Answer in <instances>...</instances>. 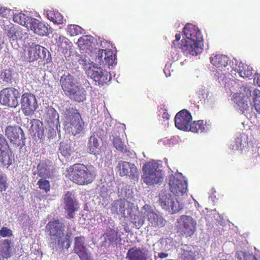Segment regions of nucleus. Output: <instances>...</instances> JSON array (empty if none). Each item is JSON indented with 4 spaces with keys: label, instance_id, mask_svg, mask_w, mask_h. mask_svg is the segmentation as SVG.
<instances>
[{
    "label": "nucleus",
    "instance_id": "nucleus-12",
    "mask_svg": "<svg viewBox=\"0 0 260 260\" xmlns=\"http://www.w3.org/2000/svg\"><path fill=\"white\" fill-rule=\"evenodd\" d=\"M14 159V154L9 147L5 137L0 134V164L9 166Z\"/></svg>",
    "mask_w": 260,
    "mask_h": 260
},
{
    "label": "nucleus",
    "instance_id": "nucleus-3",
    "mask_svg": "<svg viewBox=\"0 0 260 260\" xmlns=\"http://www.w3.org/2000/svg\"><path fill=\"white\" fill-rule=\"evenodd\" d=\"M186 39L182 40L181 50L192 55H197L202 48V35L199 28L192 24L185 25L183 30Z\"/></svg>",
    "mask_w": 260,
    "mask_h": 260
},
{
    "label": "nucleus",
    "instance_id": "nucleus-4",
    "mask_svg": "<svg viewBox=\"0 0 260 260\" xmlns=\"http://www.w3.org/2000/svg\"><path fill=\"white\" fill-rule=\"evenodd\" d=\"M92 167H88L82 164H75L69 169L70 179L74 183L80 185H87L92 183L95 178Z\"/></svg>",
    "mask_w": 260,
    "mask_h": 260
},
{
    "label": "nucleus",
    "instance_id": "nucleus-13",
    "mask_svg": "<svg viewBox=\"0 0 260 260\" xmlns=\"http://www.w3.org/2000/svg\"><path fill=\"white\" fill-rule=\"evenodd\" d=\"M87 74L99 85H101L107 84L112 79L110 73L100 67H93L92 69H89Z\"/></svg>",
    "mask_w": 260,
    "mask_h": 260
},
{
    "label": "nucleus",
    "instance_id": "nucleus-40",
    "mask_svg": "<svg viewBox=\"0 0 260 260\" xmlns=\"http://www.w3.org/2000/svg\"><path fill=\"white\" fill-rule=\"evenodd\" d=\"M205 130V125L204 124V121L200 120L198 121H194L193 122L190 123L189 126V129L192 133H202Z\"/></svg>",
    "mask_w": 260,
    "mask_h": 260
},
{
    "label": "nucleus",
    "instance_id": "nucleus-17",
    "mask_svg": "<svg viewBox=\"0 0 260 260\" xmlns=\"http://www.w3.org/2000/svg\"><path fill=\"white\" fill-rule=\"evenodd\" d=\"M192 120L191 114L186 109L179 111L175 116V124L179 129L188 131L189 124Z\"/></svg>",
    "mask_w": 260,
    "mask_h": 260
},
{
    "label": "nucleus",
    "instance_id": "nucleus-28",
    "mask_svg": "<svg viewBox=\"0 0 260 260\" xmlns=\"http://www.w3.org/2000/svg\"><path fill=\"white\" fill-rule=\"evenodd\" d=\"M49 160L41 161L37 166L38 175L41 178H50L53 175L52 166L48 164Z\"/></svg>",
    "mask_w": 260,
    "mask_h": 260
},
{
    "label": "nucleus",
    "instance_id": "nucleus-6",
    "mask_svg": "<svg viewBox=\"0 0 260 260\" xmlns=\"http://www.w3.org/2000/svg\"><path fill=\"white\" fill-rule=\"evenodd\" d=\"M178 230L185 237H191L197 230V221L191 216L183 215L178 219Z\"/></svg>",
    "mask_w": 260,
    "mask_h": 260
},
{
    "label": "nucleus",
    "instance_id": "nucleus-29",
    "mask_svg": "<svg viewBox=\"0 0 260 260\" xmlns=\"http://www.w3.org/2000/svg\"><path fill=\"white\" fill-rule=\"evenodd\" d=\"M30 133L34 137L41 139L44 136V128L43 122L39 119H34L31 121Z\"/></svg>",
    "mask_w": 260,
    "mask_h": 260
},
{
    "label": "nucleus",
    "instance_id": "nucleus-5",
    "mask_svg": "<svg viewBox=\"0 0 260 260\" xmlns=\"http://www.w3.org/2000/svg\"><path fill=\"white\" fill-rule=\"evenodd\" d=\"M141 214L148 221V226L159 229L164 226L166 220L159 212H155L148 204H145L142 208Z\"/></svg>",
    "mask_w": 260,
    "mask_h": 260
},
{
    "label": "nucleus",
    "instance_id": "nucleus-2",
    "mask_svg": "<svg viewBox=\"0 0 260 260\" xmlns=\"http://www.w3.org/2000/svg\"><path fill=\"white\" fill-rule=\"evenodd\" d=\"M64 224L58 218L52 219L46 226V233L49 236L48 247L52 250L60 249H68L72 244L71 232H68L64 237Z\"/></svg>",
    "mask_w": 260,
    "mask_h": 260
},
{
    "label": "nucleus",
    "instance_id": "nucleus-1",
    "mask_svg": "<svg viewBox=\"0 0 260 260\" xmlns=\"http://www.w3.org/2000/svg\"><path fill=\"white\" fill-rule=\"evenodd\" d=\"M239 91L234 93L231 98L235 107L247 118L256 117V112L260 114V90L245 84L240 87Z\"/></svg>",
    "mask_w": 260,
    "mask_h": 260
},
{
    "label": "nucleus",
    "instance_id": "nucleus-53",
    "mask_svg": "<svg viewBox=\"0 0 260 260\" xmlns=\"http://www.w3.org/2000/svg\"><path fill=\"white\" fill-rule=\"evenodd\" d=\"M162 117L164 120H168L170 119V115L167 112V110L165 109Z\"/></svg>",
    "mask_w": 260,
    "mask_h": 260
},
{
    "label": "nucleus",
    "instance_id": "nucleus-50",
    "mask_svg": "<svg viewBox=\"0 0 260 260\" xmlns=\"http://www.w3.org/2000/svg\"><path fill=\"white\" fill-rule=\"evenodd\" d=\"M181 39V35L180 34H176L175 35V40L174 41H173V43H172V47H174L175 48H181V45L179 46V44H178L177 45L175 44V42H179V40H180Z\"/></svg>",
    "mask_w": 260,
    "mask_h": 260
},
{
    "label": "nucleus",
    "instance_id": "nucleus-51",
    "mask_svg": "<svg viewBox=\"0 0 260 260\" xmlns=\"http://www.w3.org/2000/svg\"><path fill=\"white\" fill-rule=\"evenodd\" d=\"M69 43V40L67 38L63 37H59L58 38V43L59 44V46L63 48V44L64 43L66 45H67Z\"/></svg>",
    "mask_w": 260,
    "mask_h": 260
},
{
    "label": "nucleus",
    "instance_id": "nucleus-54",
    "mask_svg": "<svg viewBox=\"0 0 260 260\" xmlns=\"http://www.w3.org/2000/svg\"><path fill=\"white\" fill-rule=\"evenodd\" d=\"M158 257L160 258H164L168 256V253L165 252H160L158 254Z\"/></svg>",
    "mask_w": 260,
    "mask_h": 260
},
{
    "label": "nucleus",
    "instance_id": "nucleus-24",
    "mask_svg": "<svg viewBox=\"0 0 260 260\" xmlns=\"http://www.w3.org/2000/svg\"><path fill=\"white\" fill-rule=\"evenodd\" d=\"M115 58L113 52L110 49H100L97 56L100 64L108 68L113 65Z\"/></svg>",
    "mask_w": 260,
    "mask_h": 260
},
{
    "label": "nucleus",
    "instance_id": "nucleus-19",
    "mask_svg": "<svg viewBox=\"0 0 260 260\" xmlns=\"http://www.w3.org/2000/svg\"><path fill=\"white\" fill-rule=\"evenodd\" d=\"M74 251L78 254L81 260H91V256L87 252L83 236L76 237L74 239Z\"/></svg>",
    "mask_w": 260,
    "mask_h": 260
},
{
    "label": "nucleus",
    "instance_id": "nucleus-14",
    "mask_svg": "<svg viewBox=\"0 0 260 260\" xmlns=\"http://www.w3.org/2000/svg\"><path fill=\"white\" fill-rule=\"evenodd\" d=\"M229 65L231 69V75L232 77L235 78L234 75L236 76L237 74L243 78L248 77L252 75V68L249 66H244L242 62H239L236 59L233 58L230 61Z\"/></svg>",
    "mask_w": 260,
    "mask_h": 260
},
{
    "label": "nucleus",
    "instance_id": "nucleus-45",
    "mask_svg": "<svg viewBox=\"0 0 260 260\" xmlns=\"http://www.w3.org/2000/svg\"><path fill=\"white\" fill-rule=\"evenodd\" d=\"M37 185L39 189L43 190L45 193H47L50 190L51 186L50 182L45 178L40 179L37 182Z\"/></svg>",
    "mask_w": 260,
    "mask_h": 260
},
{
    "label": "nucleus",
    "instance_id": "nucleus-11",
    "mask_svg": "<svg viewBox=\"0 0 260 260\" xmlns=\"http://www.w3.org/2000/svg\"><path fill=\"white\" fill-rule=\"evenodd\" d=\"M64 209L67 213L66 217L69 219L74 218L75 212L79 210V204L75 198L74 194L72 192L67 191L63 197Z\"/></svg>",
    "mask_w": 260,
    "mask_h": 260
},
{
    "label": "nucleus",
    "instance_id": "nucleus-16",
    "mask_svg": "<svg viewBox=\"0 0 260 260\" xmlns=\"http://www.w3.org/2000/svg\"><path fill=\"white\" fill-rule=\"evenodd\" d=\"M70 120L68 122V129L75 136L80 133L84 128V122L81 118L80 114L74 112L70 116Z\"/></svg>",
    "mask_w": 260,
    "mask_h": 260
},
{
    "label": "nucleus",
    "instance_id": "nucleus-39",
    "mask_svg": "<svg viewBox=\"0 0 260 260\" xmlns=\"http://www.w3.org/2000/svg\"><path fill=\"white\" fill-rule=\"evenodd\" d=\"M88 152L91 154H95L98 152L99 143L95 136H91L88 142Z\"/></svg>",
    "mask_w": 260,
    "mask_h": 260
},
{
    "label": "nucleus",
    "instance_id": "nucleus-7",
    "mask_svg": "<svg viewBox=\"0 0 260 260\" xmlns=\"http://www.w3.org/2000/svg\"><path fill=\"white\" fill-rule=\"evenodd\" d=\"M187 182L181 173L175 174L169 177L170 190L176 196L183 195L187 190Z\"/></svg>",
    "mask_w": 260,
    "mask_h": 260
},
{
    "label": "nucleus",
    "instance_id": "nucleus-34",
    "mask_svg": "<svg viewBox=\"0 0 260 260\" xmlns=\"http://www.w3.org/2000/svg\"><path fill=\"white\" fill-rule=\"evenodd\" d=\"M247 144V138L246 136L243 134L237 133L236 135L234 144H231V147L232 149H238L239 148L244 147Z\"/></svg>",
    "mask_w": 260,
    "mask_h": 260
},
{
    "label": "nucleus",
    "instance_id": "nucleus-47",
    "mask_svg": "<svg viewBox=\"0 0 260 260\" xmlns=\"http://www.w3.org/2000/svg\"><path fill=\"white\" fill-rule=\"evenodd\" d=\"M242 256L244 260H256L252 254L247 253L242 251H239L237 253V257H240L241 259Z\"/></svg>",
    "mask_w": 260,
    "mask_h": 260
},
{
    "label": "nucleus",
    "instance_id": "nucleus-22",
    "mask_svg": "<svg viewBox=\"0 0 260 260\" xmlns=\"http://www.w3.org/2000/svg\"><path fill=\"white\" fill-rule=\"evenodd\" d=\"M77 79L70 73H64L60 77V84L66 94L77 85Z\"/></svg>",
    "mask_w": 260,
    "mask_h": 260
},
{
    "label": "nucleus",
    "instance_id": "nucleus-10",
    "mask_svg": "<svg viewBox=\"0 0 260 260\" xmlns=\"http://www.w3.org/2000/svg\"><path fill=\"white\" fill-rule=\"evenodd\" d=\"M159 204L165 210L171 212L175 214L180 211L182 208L181 205L177 199L172 197L170 194H161L159 197Z\"/></svg>",
    "mask_w": 260,
    "mask_h": 260
},
{
    "label": "nucleus",
    "instance_id": "nucleus-57",
    "mask_svg": "<svg viewBox=\"0 0 260 260\" xmlns=\"http://www.w3.org/2000/svg\"><path fill=\"white\" fill-rule=\"evenodd\" d=\"M229 81H230V82H235V81H234L232 80L231 79H230V80L229 81Z\"/></svg>",
    "mask_w": 260,
    "mask_h": 260
},
{
    "label": "nucleus",
    "instance_id": "nucleus-18",
    "mask_svg": "<svg viewBox=\"0 0 260 260\" xmlns=\"http://www.w3.org/2000/svg\"><path fill=\"white\" fill-rule=\"evenodd\" d=\"M149 253V250L145 248L141 249L134 246L128 250L126 258L128 260H151Z\"/></svg>",
    "mask_w": 260,
    "mask_h": 260
},
{
    "label": "nucleus",
    "instance_id": "nucleus-31",
    "mask_svg": "<svg viewBox=\"0 0 260 260\" xmlns=\"http://www.w3.org/2000/svg\"><path fill=\"white\" fill-rule=\"evenodd\" d=\"M3 29L5 33L10 40L16 41L20 37L19 31L15 26L8 22L7 24L5 23L4 25Z\"/></svg>",
    "mask_w": 260,
    "mask_h": 260
},
{
    "label": "nucleus",
    "instance_id": "nucleus-23",
    "mask_svg": "<svg viewBox=\"0 0 260 260\" xmlns=\"http://www.w3.org/2000/svg\"><path fill=\"white\" fill-rule=\"evenodd\" d=\"M104 242L108 244V247H116L121 242V235L112 228L107 229L103 234Z\"/></svg>",
    "mask_w": 260,
    "mask_h": 260
},
{
    "label": "nucleus",
    "instance_id": "nucleus-52",
    "mask_svg": "<svg viewBox=\"0 0 260 260\" xmlns=\"http://www.w3.org/2000/svg\"><path fill=\"white\" fill-rule=\"evenodd\" d=\"M254 82L256 83V84L260 87V74L256 73L254 78Z\"/></svg>",
    "mask_w": 260,
    "mask_h": 260
},
{
    "label": "nucleus",
    "instance_id": "nucleus-33",
    "mask_svg": "<svg viewBox=\"0 0 260 260\" xmlns=\"http://www.w3.org/2000/svg\"><path fill=\"white\" fill-rule=\"evenodd\" d=\"M47 18L55 24H60L63 23L62 15L57 11L48 9L45 11Z\"/></svg>",
    "mask_w": 260,
    "mask_h": 260
},
{
    "label": "nucleus",
    "instance_id": "nucleus-32",
    "mask_svg": "<svg viewBox=\"0 0 260 260\" xmlns=\"http://www.w3.org/2000/svg\"><path fill=\"white\" fill-rule=\"evenodd\" d=\"M179 258L180 260H196L195 252L192 251L189 246L185 245L180 249Z\"/></svg>",
    "mask_w": 260,
    "mask_h": 260
},
{
    "label": "nucleus",
    "instance_id": "nucleus-35",
    "mask_svg": "<svg viewBox=\"0 0 260 260\" xmlns=\"http://www.w3.org/2000/svg\"><path fill=\"white\" fill-rule=\"evenodd\" d=\"M34 18L29 17L24 13H20L14 15L13 19V21L21 25L25 26L28 28V26L31 23V19Z\"/></svg>",
    "mask_w": 260,
    "mask_h": 260
},
{
    "label": "nucleus",
    "instance_id": "nucleus-44",
    "mask_svg": "<svg viewBox=\"0 0 260 260\" xmlns=\"http://www.w3.org/2000/svg\"><path fill=\"white\" fill-rule=\"evenodd\" d=\"M83 29L80 26L75 24L68 25L67 28V32L71 36H76L82 34Z\"/></svg>",
    "mask_w": 260,
    "mask_h": 260
},
{
    "label": "nucleus",
    "instance_id": "nucleus-25",
    "mask_svg": "<svg viewBox=\"0 0 260 260\" xmlns=\"http://www.w3.org/2000/svg\"><path fill=\"white\" fill-rule=\"evenodd\" d=\"M66 95L71 100L80 103L85 101L86 92L81 85H77Z\"/></svg>",
    "mask_w": 260,
    "mask_h": 260
},
{
    "label": "nucleus",
    "instance_id": "nucleus-41",
    "mask_svg": "<svg viewBox=\"0 0 260 260\" xmlns=\"http://www.w3.org/2000/svg\"><path fill=\"white\" fill-rule=\"evenodd\" d=\"M59 151L62 156L68 158L73 152V149L71 145L67 142H61L60 143Z\"/></svg>",
    "mask_w": 260,
    "mask_h": 260
},
{
    "label": "nucleus",
    "instance_id": "nucleus-21",
    "mask_svg": "<svg viewBox=\"0 0 260 260\" xmlns=\"http://www.w3.org/2000/svg\"><path fill=\"white\" fill-rule=\"evenodd\" d=\"M47 50L39 45L33 44L28 48V58L29 62H33L39 59H44L46 56Z\"/></svg>",
    "mask_w": 260,
    "mask_h": 260
},
{
    "label": "nucleus",
    "instance_id": "nucleus-26",
    "mask_svg": "<svg viewBox=\"0 0 260 260\" xmlns=\"http://www.w3.org/2000/svg\"><path fill=\"white\" fill-rule=\"evenodd\" d=\"M142 179L147 185H153L159 184L163 181L164 177L162 171L157 172L148 174H143Z\"/></svg>",
    "mask_w": 260,
    "mask_h": 260
},
{
    "label": "nucleus",
    "instance_id": "nucleus-58",
    "mask_svg": "<svg viewBox=\"0 0 260 260\" xmlns=\"http://www.w3.org/2000/svg\"><path fill=\"white\" fill-rule=\"evenodd\" d=\"M178 44H179V42H175V44L177 45Z\"/></svg>",
    "mask_w": 260,
    "mask_h": 260
},
{
    "label": "nucleus",
    "instance_id": "nucleus-30",
    "mask_svg": "<svg viewBox=\"0 0 260 260\" xmlns=\"http://www.w3.org/2000/svg\"><path fill=\"white\" fill-rule=\"evenodd\" d=\"M211 63L219 70H222L228 65V57L221 54L211 56L210 58Z\"/></svg>",
    "mask_w": 260,
    "mask_h": 260
},
{
    "label": "nucleus",
    "instance_id": "nucleus-42",
    "mask_svg": "<svg viewBox=\"0 0 260 260\" xmlns=\"http://www.w3.org/2000/svg\"><path fill=\"white\" fill-rule=\"evenodd\" d=\"M91 43V37L87 35L80 38L77 42L79 47L83 50L90 47Z\"/></svg>",
    "mask_w": 260,
    "mask_h": 260
},
{
    "label": "nucleus",
    "instance_id": "nucleus-8",
    "mask_svg": "<svg viewBox=\"0 0 260 260\" xmlns=\"http://www.w3.org/2000/svg\"><path fill=\"white\" fill-rule=\"evenodd\" d=\"M19 93L13 87L4 88L0 92V103L5 106L15 108L18 105Z\"/></svg>",
    "mask_w": 260,
    "mask_h": 260
},
{
    "label": "nucleus",
    "instance_id": "nucleus-46",
    "mask_svg": "<svg viewBox=\"0 0 260 260\" xmlns=\"http://www.w3.org/2000/svg\"><path fill=\"white\" fill-rule=\"evenodd\" d=\"M126 201L125 200L120 199L119 200L114 201L112 204V208L114 211L117 210V207L119 208V211L121 212L125 210V206Z\"/></svg>",
    "mask_w": 260,
    "mask_h": 260
},
{
    "label": "nucleus",
    "instance_id": "nucleus-20",
    "mask_svg": "<svg viewBox=\"0 0 260 260\" xmlns=\"http://www.w3.org/2000/svg\"><path fill=\"white\" fill-rule=\"evenodd\" d=\"M5 135L11 144L18 146L20 144V136L22 138L24 133L20 127L9 125L6 127Z\"/></svg>",
    "mask_w": 260,
    "mask_h": 260
},
{
    "label": "nucleus",
    "instance_id": "nucleus-15",
    "mask_svg": "<svg viewBox=\"0 0 260 260\" xmlns=\"http://www.w3.org/2000/svg\"><path fill=\"white\" fill-rule=\"evenodd\" d=\"M116 169L117 170L121 177L129 176L134 179L139 176V172L135 164L125 161H119Z\"/></svg>",
    "mask_w": 260,
    "mask_h": 260
},
{
    "label": "nucleus",
    "instance_id": "nucleus-27",
    "mask_svg": "<svg viewBox=\"0 0 260 260\" xmlns=\"http://www.w3.org/2000/svg\"><path fill=\"white\" fill-rule=\"evenodd\" d=\"M28 26V28L33 31L35 34L41 36H46L48 34V27L39 20L34 18L31 19V23Z\"/></svg>",
    "mask_w": 260,
    "mask_h": 260
},
{
    "label": "nucleus",
    "instance_id": "nucleus-38",
    "mask_svg": "<svg viewBox=\"0 0 260 260\" xmlns=\"http://www.w3.org/2000/svg\"><path fill=\"white\" fill-rule=\"evenodd\" d=\"M10 246L8 240L0 242V260H4L10 257Z\"/></svg>",
    "mask_w": 260,
    "mask_h": 260
},
{
    "label": "nucleus",
    "instance_id": "nucleus-9",
    "mask_svg": "<svg viewBox=\"0 0 260 260\" xmlns=\"http://www.w3.org/2000/svg\"><path fill=\"white\" fill-rule=\"evenodd\" d=\"M20 102L21 110L25 116L32 115L38 108L36 96L30 92L23 93Z\"/></svg>",
    "mask_w": 260,
    "mask_h": 260
},
{
    "label": "nucleus",
    "instance_id": "nucleus-56",
    "mask_svg": "<svg viewBox=\"0 0 260 260\" xmlns=\"http://www.w3.org/2000/svg\"><path fill=\"white\" fill-rule=\"evenodd\" d=\"M144 223V220L142 219L141 221H139V224H141L142 225Z\"/></svg>",
    "mask_w": 260,
    "mask_h": 260
},
{
    "label": "nucleus",
    "instance_id": "nucleus-49",
    "mask_svg": "<svg viewBox=\"0 0 260 260\" xmlns=\"http://www.w3.org/2000/svg\"><path fill=\"white\" fill-rule=\"evenodd\" d=\"M7 188L6 182L4 179V177L0 175V191H5Z\"/></svg>",
    "mask_w": 260,
    "mask_h": 260
},
{
    "label": "nucleus",
    "instance_id": "nucleus-48",
    "mask_svg": "<svg viewBox=\"0 0 260 260\" xmlns=\"http://www.w3.org/2000/svg\"><path fill=\"white\" fill-rule=\"evenodd\" d=\"M0 235L3 237H10L12 235V231L6 227H3L0 230Z\"/></svg>",
    "mask_w": 260,
    "mask_h": 260
},
{
    "label": "nucleus",
    "instance_id": "nucleus-55",
    "mask_svg": "<svg viewBox=\"0 0 260 260\" xmlns=\"http://www.w3.org/2000/svg\"><path fill=\"white\" fill-rule=\"evenodd\" d=\"M219 82L222 83L223 84L225 85L226 83V82L225 81L223 80V77L221 76L220 77H219Z\"/></svg>",
    "mask_w": 260,
    "mask_h": 260
},
{
    "label": "nucleus",
    "instance_id": "nucleus-37",
    "mask_svg": "<svg viewBox=\"0 0 260 260\" xmlns=\"http://www.w3.org/2000/svg\"><path fill=\"white\" fill-rule=\"evenodd\" d=\"M158 164L154 161H150L146 162L143 167V174L154 173L155 172L162 171L158 169Z\"/></svg>",
    "mask_w": 260,
    "mask_h": 260
},
{
    "label": "nucleus",
    "instance_id": "nucleus-43",
    "mask_svg": "<svg viewBox=\"0 0 260 260\" xmlns=\"http://www.w3.org/2000/svg\"><path fill=\"white\" fill-rule=\"evenodd\" d=\"M113 145L116 150L120 152L125 153L127 151L126 145L119 137L113 138Z\"/></svg>",
    "mask_w": 260,
    "mask_h": 260
},
{
    "label": "nucleus",
    "instance_id": "nucleus-36",
    "mask_svg": "<svg viewBox=\"0 0 260 260\" xmlns=\"http://www.w3.org/2000/svg\"><path fill=\"white\" fill-rule=\"evenodd\" d=\"M45 117L48 123H53L55 121L58 122L59 120L58 113L54 108L51 107H48L46 108Z\"/></svg>",
    "mask_w": 260,
    "mask_h": 260
}]
</instances>
